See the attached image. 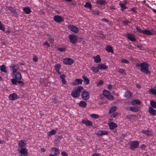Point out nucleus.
Returning a JSON list of instances; mask_svg holds the SVG:
<instances>
[{"label": "nucleus", "mask_w": 156, "mask_h": 156, "mask_svg": "<svg viewBox=\"0 0 156 156\" xmlns=\"http://www.w3.org/2000/svg\"><path fill=\"white\" fill-rule=\"evenodd\" d=\"M137 67L140 68V71L142 72L147 75H150L151 73L149 70V65L146 62H143L141 63H137L136 65Z\"/></svg>", "instance_id": "nucleus-1"}, {"label": "nucleus", "mask_w": 156, "mask_h": 156, "mask_svg": "<svg viewBox=\"0 0 156 156\" xmlns=\"http://www.w3.org/2000/svg\"><path fill=\"white\" fill-rule=\"evenodd\" d=\"M83 89V87L82 86H78L76 89L72 92L71 94L72 96L74 98L79 97L80 96V92Z\"/></svg>", "instance_id": "nucleus-2"}, {"label": "nucleus", "mask_w": 156, "mask_h": 156, "mask_svg": "<svg viewBox=\"0 0 156 156\" xmlns=\"http://www.w3.org/2000/svg\"><path fill=\"white\" fill-rule=\"evenodd\" d=\"M103 94L108 99L112 100L114 99L113 97L111 95V93L107 90H103Z\"/></svg>", "instance_id": "nucleus-3"}, {"label": "nucleus", "mask_w": 156, "mask_h": 156, "mask_svg": "<svg viewBox=\"0 0 156 156\" xmlns=\"http://www.w3.org/2000/svg\"><path fill=\"white\" fill-rule=\"evenodd\" d=\"M139 146V143L137 141H132L130 144V149L132 150L137 148Z\"/></svg>", "instance_id": "nucleus-4"}, {"label": "nucleus", "mask_w": 156, "mask_h": 156, "mask_svg": "<svg viewBox=\"0 0 156 156\" xmlns=\"http://www.w3.org/2000/svg\"><path fill=\"white\" fill-rule=\"evenodd\" d=\"M81 95L82 98L84 100H87L90 98L89 93L88 92L84 90L81 92Z\"/></svg>", "instance_id": "nucleus-5"}, {"label": "nucleus", "mask_w": 156, "mask_h": 156, "mask_svg": "<svg viewBox=\"0 0 156 156\" xmlns=\"http://www.w3.org/2000/svg\"><path fill=\"white\" fill-rule=\"evenodd\" d=\"M69 39L71 43L73 44L76 43L77 41V37L75 34H71L69 36Z\"/></svg>", "instance_id": "nucleus-6"}, {"label": "nucleus", "mask_w": 156, "mask_h": 156, "mask_svg": "<svg viewBox=\"0 0 156 156\" xmlns=\"http://www.w3.org/2000/svg\"><path fill=\"white\" fill-rule=\"evenodd\" d=\"M6 8L8 10H9L11 12L13 16H14L16 17L18 16V12L16 11V9L13 8L12 7L10 6H7Z\"/></svg>", "instance_id": "nucleus-7"}, {"label": "nucleus", "mask_w": 156, "mask_h": 156, "mask_svg": "<svg viewBox=\"0 0 156 156\" xmlns=\"http://www.w3.org/2000/svg\"><path fill=\"white\" fill-rule=\"evenodd\" d=\"M18 149V152L21 154V156H27L28 154V151L27 149L25 148H20Z\"/></svg>", "instance_id": "nucleus-8"}, {"label": "nucleus", "mask_w": 156, "mask_h": 156, "mask_svg": "<svg viewBox=\"0 0 156 156\" xmlns=\"http://www.w3.org/2000/svg\"><path fill=\"white\" fill-rule=\"evenodd\" d=\"M63 63L66 65H71L74 62L73 59L69 58H66L63 59Z\"/></svg>", "instance_id": "nucleus-9"}, {"label": "nucleus", "mask_w": 156, "mask_h": 156, "mask_svg": "<svg viewBox=\"0 0 156 156\" xmlns=\"http://www.w3.org/2000/svg\"><path fill=\"white\" fill-rule=\"evenodd\" d=\"M53 20L57 23H60L64 22V19L59 15H56L53 17Z\"/></svg>", "instance_id": "nucleus-10"}, {"label": "nucleus", "mask_w": 156, "mask_h": 156, "mask_svg": "<svg viewBox=\"0 0 156 156\" xmlns=\"http://www.w3.org/2000/svg\"><path fill=\"white\" fill-rule=\"evenodd\" d=\"M68 27L69 29L74 33H77L79 31L78 28L73 25L70 24L68 26Z\"/></svg>", "instance_id": "nucleus-11"}, {"label": "nucleus", "mask_w": 156, "mask_h": 156, "mask_svg": "<svg viewBox=\"0 0 156 156\" xmlns=\"http://www.w3.org/2000/svg\"><path fill=\"white\" fill-rule=\"evenodd\" d=\"M27 145L26 141L24 140H22L19 141L18 146L19 148H24Z\"/></svg>", "instance_id": "nucleus-12"}, {"label": "nucleus", "mask_w": 156, "mask_h": 156, "mask_svg": "<svg viewBox=\"0 0 156 156\" xmlns=\"http://www.w3.org/2000/svg\"><path fill=\"white\" fill-rule=\"evenodd\" d=\"M9 98L10 100L13 101L19 98L20 97L15 93H13L9 95Z\"/></svg>", "instance_id": "nucleus-13"}, {"label": "nucleus", "mask_w": 156, "mask_h": 156, "mask_svg": "<svg viewBox=\"0 0 156 156\" xmlns=\"http://www.w3.org/2000/svg\"><path fill=\"white\" fill-rule=\"evenodd\" d=\"M126 36L129 40L135 42L136 40L134 35L131 34L129 33L127 34Z\"/></svg>", "instance_id": "nucleus-14"}, {"label": "nucleus", "mask_w": 156, "mask_h": 156, "mask_svg": "<svg viewBox=\"0 0 156 156\" xmlns=\"http://www.w3.org/2000/svg\"><path fill=\"white\" fill-rule=\"evenodd\" d=\"M9 67L12 70V73H14L16 72H17V71L19 68V67L17 65L14 64L11 65Z\"/></svg>", "instance_id": "nucleus-15"}, {"label": "nucleus", "mask_w": 156, "mask_h": 156, "mask_svg": "<svg viewBox=\"0 0 156 156\" xmlns=\"http://www.w3.org/2000/svg\"><path fill=\"white\" fill-rule=\"evenodd\" d=\"M108 134V132L107 131L99 130L98 131L96 134L97 135L102 136L103 135H107Z\"/></svg>", "instance_id": "nucleus-16"}, {"label": "nucleus", "mask_w": 156, "mask_h": 156, "mask_svg": "<svg viewBox=\"0 0 156 156\" xmlns=\"http://www.w3.org/2000/svg\"><path fill=\"white\" fill-rule=\"evenodd\" d=\"M83 82V80L80 79H76L72 83L73 86H76L80 84H81Z\"/></svg>", "instance_id": "nucleus-17"}, {"label": "nucleus", "mask_w": 156, "mask_h": 156, "mask_svg": "<svg viewBox=\"0 0 156 156\" xmlns=\"http://www.w3.org/2000/svg\"><path fill=\"white\" fill-rule=\"evenodd\" d=\"M148 112L151 115L153 116L156 115V110L151 106H149Z\"/></svg>", "instance_id": "nucleus-18"}, {"label": "nucleus", "mask_w": 156, "mask_h": 156, "mask_svg": "<svg viewBox=\"0 0 156 156\" xmlns=\"http://www.w3.org/2000/svg\"><path fill=\"white\" fill-rule=\"evenodd\" d=\"M82 123L87 126H93L92 122L87 119L82 120Z\"/></svg>", "instance_id": "nucleus-19"}, {"label": "nucleus", "mask_w": 156, "mask_h": 156, "mask_svg": "<svg viewBox=\"0 0 156 156\" xmlns=\"http://www.w3.org/2000/svg\"><path fill=\"white\" fill-rule=\"evenodd\" d=\"M12 74L14 76L16 79L18 80H20L22 78V76L21 73L18 72H16L14 73H12Z\"/></svg>", "instance_id": "nucleus-20"}, {"label": "nucleus", "mask_w": 156, "mask_h": 156, "mask_svg": "<svg viewBox=\"0 0 156 156\" xmlns=\"http://www.w3.org/2000/svg\"><path fill=\"white\" fill-rule=\"evenodd\" d=\"M108 126L110 129H113L117 127V125L116 123L112 122L108 123Z\"/></svg>", "instance_id": "nucleus-21"}, {"label": "nucleus", "mask_w": 156, "mask_h": 156, "mask_svg": "<svg viewBox=\"0 0 156 156\" xmlns=\"http://www.w3.org/2000/svg\"><path fill=\"white\" fill-rule=\"evenodd\" d=\"M98 66L99 67V69L100 70H105L107 69L108 68V66L103 63L98 64Z\"/></svg>", "instance_id": "nucleus-22"}, {"label": "nucleus", "mask_w": 156, "mask_h": 156, "mask_svg": "<svg viewBox=\"0 0 156 156\" xmlns=\"http://www.w3.org/2000/svg\"><path fill=\"white\" fill-rule=\"evenodd\" d=\"M51 150L53 152L54 154L56 155H58L60 153L59 150L58 148L55 147H52L51 148Z\"/></svg>", "instance_id": "nucleus-23"}, {"label": "nucleus", "mask_w": 156, "mask_h": 156, "mask_svg": "<svg viewBox=\"0 0 156 156\" xmlns=\"http://www.w3.org/2000/svg\"><path fill=\"white\" fill-rule=\"evenodd\" d=\"M93 58H94V61L96 63H98L101 61V59L99 55H97L96 56H94Z\"/></svg>", "instance_id": "nucleus-24"}, {"label": "nucleus", "mask_w": 156, "mask_h": 156, "mask_svg": "<svg viewBox=\"0 0 156 156\" xmlns=\"http://www.w3.org/2000/svg\"><path fill=\"white\" fill-rule=\"evenodd\" d=\"M141 133L146 135L147 136H150L152 134V133L151 131L148 130H142Z\"/></svg>", "instance_id": "nucleus-25"}, {"label": "nucleus", "mask_w": 156, "mask_h": 156, "mask_svg": "<svg viewBox=\"0 0 156 156\" xmlns=\"http://www.w3.org/2000/svg\"><path fill=\"white\" fill-rule=\"evenodd\" d=\"M106 50L108 52L113 53L114 52V51L113 50L112 46L109 45H107L106 48Z\"/></svg>", "instance_id": "nucleus-26"}, {"label": "nucleus", "mask_w": 156, "mask_h": 156, "mask_svg": "<svg viewBox=\"0 0 156 156\" xmlns=\"http://www.w3.org/2000/svg\"><path fill=\"white\" fill-rule=\"evenodd\" d=\"M23 11L27 14H29L31 12L30 9L29 7H23Z\"/></svg>", "instance_id": "nucleus-27"}, {"label": "nucleus", "mask_w": 156, "mask_h": 156, "mask_svg": "<svg viewBox=\"0 0 156 156\" xmlns=\"http://www.w3.org/2000/svg\"><path fill=\"white\" fill-rule=\"evenodd\" d=\"M82 78L83 79L84 83L86 85L88 84L89 83V79L85 76H83Z\"/></svg>", "instance_id": "nucleus-28"}, {"label": "nucleus", "mask_w": 156, "mask_h": 156, "mask_svg": "<svg viewBox=\"0 0 156 156\" xmlns=\"http://www.w3.org/2000/svg\"><path fill=\"white\" fill-rule=\"evenodd\" d=\"M90 69L93 72L97 73L99 71V69L98 67H95L92 66L90 68Z\"/></svg>", "instance_id": "nucleus-29"}, {"label": "nucleus", "mask_w": 156, "mask_h": 156, "mask_svg": "<svg viewBox=\"0 0 156 156\" xmlns=\"http://www.w3.org/2000/svg\"><path fill=\"white\" fill-rule=\"evenodd\" d=\"M150 105L151 107L153 108H156V102L154 100L150 101Z\"/></svg>", "instance_id": "nucleus-30"}, {"label": "nucleus", "mask_w": 156, "mask_h": 156, "mask_svg": "<svg viewBox=\"0 0 156 156\" xmlns=\"http://www.w3.org/2000/svg\"><path fill=\"white\" fill-rule=\"evenodd\" d=\"M78 104H79V105L80 107H82V108H84L87 105V103L84 101H81L79 103H78Z\"/></svg>", "instance_id": "nucleus-31"}, {"label": "nucleus", "mask_w": 156, "mask_h": 156, "mask_svg": "<svg viewBox=\"0 0 156 156\" xmlns=\"http://www.w3.org/2000/svg\"><path fill=\"white\" fill-rule=\"evenodd\" d=\"M56 131L55 129H52L48 133V136H50L51 135H54L56 133Z\"/></svg>", "instance_id": "nucleus-32"}, {"label": "nucleus", "mask_w": 156, "mask_h": 156, "mask_svg": "<svg viewBox=\"0 0 156 156\" xmlns=\"http://www.w3.org/2000/svg\"><path fill=\"white\" fill-rule=\"evenodd\" d=\"M143 34L148 35H151L153 34L149 30H144Z\"/></svg>", "instance_id": "nucleus-33"}, {"label": "nucleus", "mask_w": 156, "mask_h": 156, "mask_svg": "<svg viewBox=\"0 0 156 156\" xmlns=\"http://www.w3.org/2000/svg\"><path fill=\"white\" fill-rule=\"evenodd\" d=\"M129 110L134 112H136L139 110L138 108L134 106L129 107Z\"/></svg>", "instance_id": "nucleus-34"}, {"label": "nucleus", "mask_w": 156, "mask_h": 156, "mask_svg": "<svg viewBox=\"0 0 156 156\" xmlns=\"http://www.w3.org/2000/svg\"><path fill=\"white\" fill-rule=\"evenodd\" d=\"M119 5L121 7V10L122 11H124L127 8V7L125 5V3H120L119 4Z\"/></svg>", "instance_id": "nucleus-35"}, {"label": "nucleus", "mask_w": 156, "mask_h": 156, "mask_svg": "<svg viewBox=\"0 0 156 156\" xmlns=\"http://www.w3.org/2000/svg\"><path fill=\"white\" fill-rule=\"evenodd\" d=\"M84 6L85 7L88 8L90 9H91L92 8V5L90 2H86Z\"/></svg>", "instance_id": "nucleus-36"}, {"label": "nucleus", "mask_w": 156, "mask_h": 156, "mask_svg": "<svg viewBox=\"0 0 156 156\" xmlns=\"http://www.w3.org/2000/svg\"><path fill=\"white\" fill-rule=\"evenodd\" d=\"M117 108L115 106H113L112 107L110 108V110L109 111V113L110 114L114 112L115 111H116Z\"/></svg>", "instance_id": "nucleus-37"}, {"label": "nucleus", "mask_w": 156, "mask_h": 156, "mask_svg": "<svg viewBox=\"0 0 156 156\" xmlns=\"http://www.w3.org/2000/svg\"><path fill=\"white\" fill-rule=\"evenodd\" d=\"M0 70L4 73H6L7 72V71L6 69V67L4 65H2L0 67Z\"/></svg>", "instance_id": "nucleus-38"}, {"label": "nucleus", "mask_w": 156, "mask_h": 156, "mask_svg": "<svg viewBox=\"0 0 156 156\" xmlns=\"http://www.w3.org/2000/svg\"><path fill=\"white\" fill-rule=\"evenodd\" d=\"M97 4H99L100 5H105L106 4V2L105 1L103 0H99L96 2Z\"/></svg>", "instance_id": "nucleus-39"}, {"label": "nucleus", "mask_w": 156, "mask_h": 156, "mask_svg": "<svg viewBox=\"0 0 156 156\" xmlns=\"http://www.w3.org/2000/svg\"><path fill=\"white\" fill-rule=\"evenodd\" d=\"M61 67V65L59 64H57L55 65L54 69L55 71L56 72L58 71H59Z\"/></svg>", "instance_id": "nucleus-40"}, {"label": "nucleus", "mask_w": 156, "mask_h": 156, "mask_svg": "<svg viewBox=\"0 0 156 156\" xmlns=\"http://www.w3.org/2000/svg\"><path fill=\"white\" fill-rule=\"evenodd\" d=\"M132 104L133 105L136 104L139 105L140 104V101L139 100H135L132 102Z\"/></svg>", "instance_id": "nucleus-41"}, {"label": "nucleus", "mask_w": 156, "mask_h": 156, "mask_svg": "<svg viewBox=\"0 0 156 156\" xmlns=\"http://www.w3.org/2000/svg\"><path fill=\"white\" fill-rule=\"evenodd\" d=\"M122 23L123 24V26H126L128 25L129 23H130L131 22L129 21L128 20H124L122 21Z\"/></svg>", "instance_id": "nucleus-42"}, {"label": "nucleus", "mask_w": 156, "mask_h": 156, "mask_svg": "<svg viewBox=\"0 0 156 156\" xmlns=\"http://www.w3.org/2000/svg\"><path fill=\"white\" fill-rule=\"evenodd\" d=\"M130 93L128 91H126L125 93V98H129L131 97Z\"/></svg>", "instance_id": "nucleus-43"}, {"label": "nucleus", "mask_w": 156, "mask_h": 156, "mask_svg": "<svg viewBox=\"0 0 156 156\" xmlns=\"http://www.w3.org/2000/svg\"><path fill=\"white\" fill-rule=\"evenodd\" d=\"M11 81L12 82V83L13 85H16L17 84V83L18 80H17V79L15 78H13L11 79Z\"/></svg>", "instance_id": "nucleus-44"}, {"label": "nucleus", "mask_w": 156, "mask_h": 156, "mask_svg": "<svg viewBox=\"0 0 156 156\" xmlns=\"http://www.w3.org/2000/svg\"><path fill=\"white\" fill-rule=\"evenodd\" d=\"M0 30L3 31H5V26L1 23L0 21Z\"/></svg>", "instance_id": "nucleus-45"}, {"label": "nucleus", "mask_w": 156, "mask_h": 156, "mask_svg": "<svg viewBox=\"0 0 156 156\" xmlns=\"http://www.w3.org/2000/svg\"><path fill=\"white\" fill-rule=\"evenodd\" d=\"M149 91L153 95H156V90L155 89H149Z\"/></svg>", "instance_id": "nucleus-46"}, {"label": "nucleus", "mask_w": 156, "mask_h": 156, "mask_svg": "<svg viewBox=\"0 0 156 156\" xmlns=\"http://www.w3.org/2000/svg\"><path fill=\"white\" fill-rule=\"evenodd\" d=\"M90 116L92 118L95 119L98 118L99 117V116L98 115L96 114H90Z\"/></svg>", "instance_id": "nucleus-47"}, {"label": "nucleus", "mask_w": 156, "mask_h": 156, "mask_svg": "<svg viewBox=\"0 0 156 156\" xmlns=\"http://www.w3.org/2000/svg\"><path fill=\"white\" fill-rule=\"evenodd\" d=\"M118 71L120 74H125V70L122 68L119 69Z\"/></svg>", "instance_id": "nucleus-48"}, {"label": "nucleus", "mask_w": 156, "mask_h": 156, "mask_svg": "<svg viewBox=\"0 0 156 156\" xmlns=\"http://www.w3.org/2000/svg\"><path fill=\"white\" fill-rule=\"evenodd\" d=\"M49 42L50 43H52L54 41V40L53 38L51 36H50L48 37Z\"/></svg>", "instance_id": "nucleus-49"}, {"label": "nucleus", "mask_w": 156, "mask_h": 156, "mask_svg": "<svg viewBox=\"0 0 156 156\" xmlns=\"http://www.w3.org/2000/svg\"><path fill=\"white\" fill-rule=\"evenodd\" d=\"M121 62L125 64H128L129 63V61L126 59L122 58L121 61Z\"/></svg>", "instance_id": "nucleus-50"}, {"label": "nucleus", "mask_w": 156, "mask_h": 156, "mask_svg": "<svg viewBox=\"0 0 156 156\" xmlns=\"http://www.w3.org/2000/svg\"><path fill=\"white\" fill-rule=\"evenodd\" d=\"M57 50L61 52H65L66 51L65 48H57Z\"/></svg>", "instance_id": "nucleus-51"}, {"label": "nucleus", "mask_w": 156, "mask_h": 156, "mask_svg": "<svg viewBox=\"0 0 156 156\" xmlns=\"http://www.w3.org/2000/svg\"><path fill=\"white\" fill-rule=\"evenodd\" d=\"M103 83V81L102 80H100L97 83V86H99L102 85Z\"/></svg>", "instance_id": "nucleus-52"}, {"label": "nucleus", "mask_w": 156, "mask_h": 156, "mask_svg": "<svg viewBox=\"0 0 156 156\" xmlns=\"http://www.w3.org/2000/svg\"><path fill=\"white\" fill-rule=\"evenodd\" d=\"M136 29L137 31L141 33H143L144 30H142L140 28L138 27H136Z\"/></svg>", "instance_id": "nucleus-53"}, {"label": "nucleus", "mask_w": 156, "mask_h": 156, "mask_svg": "<svg viewBox=\"0 0 156 156\" xmlns=\"http://www.w3.org/2000/svg\"><path fill=\"white\" fill-rule=\"evenodd\" d=\"M92 13L94 15H98L99 12L97 10H93L92 11Z\"/></svg>", "instance_id": "nucleus-54"}, {"label": "nucleus", "mask_w": 156, "mask_h": 156, "mask_svg": "<svg viewBox=\"0 0 156 156\" xmlns=\"http://www.w3.org/2000/svg\"><path fill=\"white\" fill-rule=\"evenodd\" d=\"M61 154L62 155V156H68V154L67 152L63 151H62L61 153Z\"/></svg>", "instance_id": "nucleus-55"}, {"label": "nucleus", "mask_w": 156, "mask_h": 156, "mask_svg": "<svg viewBox=\"0 0 156 156\" xmlns=\"http://www.w3.org/2000/svg\"><path fill=\"white\" fill-rule=\"evenodd\" d=\"M17 83L20 84V86H23L24 84V83L23 81L20 80H18Z\"/></svg>", "instance_id": "nucleus-56"}, {"label": "nucleus", "mask_w": 156, "mask_h": 156, "mask_svg": "<svg viewBox=\"0 0 156 156\" xmlns=\"http://www.w3.org/2000/svg\"><path fill=\"white\" fill-rule=\"evenodd\" d=\"M118 115V113L115 112L112 114L111 116L114 118H116Z\"/></svg>", "instance_id": "nucleus-57"}, {"label": "nucleus", "mask_w": 156, "mask_h": 156, "mask_svg": "<svg viewBox=\"0 0 156 156\" xmlns=\"http://www.w3.org/2000/svg\"><path fill=\"white\" fill-rule=\"evenodd\" d=\"M137 47L140 50H143L144 49V48L140 45H138L137 46Z\"/></svg>", "instance_id": "nucleus-58"}, {"label": "nucleus", "mask_w": 156, "mask_h": 156, "mask_svg": "<svg viewBox=\"0 0 156 156\" xmlns=\"http://www.w3.org/2000/svg\"><path fill=\"white\" fill-rule=\"evenodd\" d=\"M43 45L47 46V48H49L50 47V45L48 44V42L47 41L44 42L43 44Z\"/></svg>", "instance_id": "nucleus-59"}, {"label": "nucleus", "mask_w": 156, "mask_h": 156, "mask_svg": "<svg viewBox=\"0 0 156 156\" xmlns=\"http://www.w3.org/2000/svg\"><path fill=\"white\" fill-rule=\"evenodd\" d=\"M133 117V115H127L126 116V118L128 119H132Z\"/></svg>", "instance_id": "nucleus-60"}, {"label": "nucleus", "mask_w": 156, "mask_h": 156, "mask_svg": "<svg viewBox=\"0 0 156 156\" xmlns=\"http://www.w3.org/2000/svg\"><path fill=\"white\" fill-rule=\"evenodd\" d=\"M33 59L35 62H37L38 60V58L37 56H34L33 58Z\"/></svg>", "instance_id": "nucleus-61"}, {"label": "nucleus", "mask_w": 156, "mask_h": 156, "mask_svg": "<svg viewBox=\"0 0 156 156\" xmlns=\"http://www.w3.org/2000/svg\"><path fill=\"white\" fill-rule=\"evenodd\" d=\"M62 139V136H58L57 137V139L58 141H59L60 140Z\"/></svg>", "instance_id": "nucleus-62"}, {"label": "nucleus", "mask_w": 156, "mask_h": 156, "mask_svg": "<svg viewBox=\"0 0 156 156\" xmlns=\"http://www.w3.org/2000/svg\"><path fill=\"white\" fill-rule=\"evenodd\" d=\"M62 83L63 84H66L67 81L65 79H62Z\"/></svg>", "instance_id": "nucleus-63"}, {"label": "nucleus", "mask_w": 156, "mask_h": 156, "mask_svg": "<svg viewBox=\"0 0 156 156\" xmlns=\"http://www.w3.org/2000/svg\"><path fill=\"white\" fill-rule=\"evenodd\" d=\"M101 20L104 22H105L106 23L108 22V20L106 18H105L102 19Z\"/></svg>", "instance_id": "nucleus-64"}]
</instances>
